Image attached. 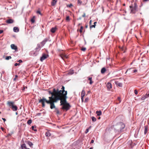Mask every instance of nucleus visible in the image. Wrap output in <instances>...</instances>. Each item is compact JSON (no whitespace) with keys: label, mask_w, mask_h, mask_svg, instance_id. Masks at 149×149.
Segmentation results:
<instances>
[{"label":"nucleus","mask_w":149,"mask_h":149,"mask_svg":"<svg viewBox=\"0 0 149 149\" xmlns=\"http://www.w3.org/2000/svg\"><path fill=\"white\" fill-rule=\"evenodd\" d=\"M49 100H47L44 97H43L42 99L40 100L39 101V102L41 103L42 107H44L45 106V102H46L47 104H50V107L52 109L55 108V106L54 103L56 102L58 100L61 99V97H56L54 99H52V97H49Z\"/></svg>","instance_id":"f257e3e1"},{"label":"nucleus","mask_w":149,"mask_h":149,"mask_svg":"<svg viewBox=\"0 0 149 149\" xmlns=\"http://www.w3.org/2000/svg\"><path fill=\"white\" fill-rule=\"evenodd\" d=\"M67 94V91H65L61 96L60 103L61 105H63L62 109L65 110L66 111L68 110L70 107L69 103L67 102L66 99L67 97L66 95Z\"/></svg>","instance_id":"f03ea898"},{"label":"nucleus","mask_w":149,"mask_h":149,"mask_svg":"<svg viewBox=\"0 0 149 149\" xmlns=\"http://www.w3.org/2000/svg\"><path fill=\"white\" fill-rule=\"evenodd\" d=\"M61 89L62 90L59 91L58 89L56 90L55 88H54L53 92H51L50 91H49L48 92L49 94L52 95V96L50 97H52V99H54L56 97H61L65 92L64 86H62Z\"/></svg>","instance_id":"7ed1b4c3"},{"label":"nucleus","mask_w":149,"mask_h":149,"mask_svg":"<svg viewBox=\"0 0 149 149\" xmlns=\"http://www.w3.org/2000/svg\"><path fill=\"white\" fill-rule=\"evenodd\" d=\"M7 104L13 111H15L17 110V107L15 104V102L13 101H8Z\"/></svg>","instance_id":"20e7f679"},{"label":"nucleus","mask_w":149,"mask_h":149,"mask_svg":"<svg viewBox=\"0 0 149 149\" xmlns=\"http://www.w3.org/2000/svg\"><path fill=\"white\" fill-rule=\"evenodd\" d=\"M130 13L134 14L136 13L138 8V6L136 3L135 2L134 5L131 4L130 6Z\"/></svg>","instance_id":"39448f33"},{"label":"nucleus","mask_w":149,"mask_h":149,"mask_svg":"<svg viewBox=\"0 0 149 149\" xmlns=\"http://www.w3.org/2000/svg\"><path fill=\"white\" fill-rule=\"evenodd\" d=\"M125 124L122 122H120L117 124L116 128L117 130L119 131H121L125 127Z\"/></svg>","instance_id":"423d86ee"},{"label":"nucleus","mask_w":149,"mask_h":149,"mask_svg":"<svg viewBox=\"0 0 149 149\" xmlns=\"http://www.w3.org/2000/svg\"><path fill=\"white\" fill-rule=\"evenodd\" d=\"M60 56L63 60H64L65 58H68V55H67L64 53H61L60 54Z\"/></svg>","instance_id":"0eeeda50"},{"label":"nucleus","mask_w":149,"mask_h":149,"mask_svg":"<svg viewBox=\"0 0 149 149\" xmlns=\"http://www.w3.org/2000/svg\"><path fill=\"white\" fill-rule=\"evenodd\" d=\"M48 57V55L46 54H43L40 58V60L41 61H42L44 60L47 58Z\"/></svg>","instance_id":"6e6552de"},{"label":"nucleus","mask_w":149,"mask_h":149,"mask_svg":"<svg viewBox=\"0 0 149 149\" xmlns=\"http://www.w3.org/2000/svg\"><path fill=\"white\" fill-rule=\"evenodd\" d=\"M10 47L12 49L15 50V51L17 52L18 51L17 46L15 45L14 44H11L10 45Z\"/></svg>","instance_id":"1a4fd4ad"},{"label":"nucleus","mask_w":149,"mask_h":149,"mask_svg":"<svg viewBox=\"0 0 149 149\" xmlns=\"http://www.w3.org/2000/svg\"><path fill=\"white\" fill-rule=\"evenodd\" d=\"M127 73H128L129 74L133 73V68H131L128 69L126 72L125 74H126Z\"/></svg>","instance_id":"9d476101"},{"label":"nucleus","mask_w":149,"mask_h":149,"mask_svg":"<svg viewBox=\"0 0 149 149\" xmlns=\"http://www.w3.org/2000/svg\"><path fill=\"white\" fill-rule=\"evenodd\" d=\"M115 83L117 86H118L119 87H122V84L118 81H115Z\"/></svg>","instance_id":"9b49d317"},{"label":"nucleus","mask_w":149,"mask_h":149,"mask_svg":"<svg viewBox=\"0 0 149 149\" xmlns=\"http://www.w3.org/2000/svg\"><path fill=\"white\" fill-rule=\"evenodd\" d=\"M14 20L13 19H9L7 20L6 21V23L8 24H11L13 23L14 22Z\"/></svg>","instance_id":"f8f14e48"},{"label":"nucleus","mask_w":149,"mask_h":149,"mask_svg":"<svg viewBox=\"0 0 149 149\" xmlns=\"http://www.w3.org/2000/svg\"><path fill=\"white\" fill-rule=\"evenodd\" d=\"M107 87L108 89L110 90L112 88V85L111 83L108 82L107 84Z\"/></svg>","instance_id":"ddd939ff"},{"label":"nucleus","mask_w":149,"mask_h":149,"mask_svg":"<svg viewBox=\"0 0 149 149\" xmlns=\"http://www.w3.org/2000/svg\"><path fill=\"white\" fill-rule=\"evenodd\" d=\"M91 20L90 21V28H91L93 27H95V26L96 25V24L97 23L96 22H95L94 23V25H91Z\"/></svg>","instance_id":"4468645a"},{"label":"nucleus","mask_w":149,"mask_h":149,"mask_svg":"<svg viewBox=\"0 0 149 149\" xmlns=\"http://www.w3.org/2000/svg\"><path fill=\"white\" fill-rule=\"evenodd\" d=\"M57 29V28L56 27L52 28L50 30V31L52 33H54L56 30Z\"/></svg>","instance_id":"2eb2a0df"},{"label":"nucleus","mask_w":149,"mask_h":149,"mask_svg":"<svg viewBox=\"0 0 149 149\" xmlns=\"http://www.w3.org/2000/svg\"><path fill=\"white\" fill-rule=\"evenodd\" d=\"M21 147L22 149H30L29 148H27L25 144H22L21 146Z\"/></svg>","instance_id":"dca6fc26"},{"label":"nucleus","mask_w":149,"mask_h":149,"mask_svg":"<svg viewBox=\"0 0 149 149\" xmlns=\"http://www.w3.org/2000/svg\"><path fill=\"white\" fill-rule=\"evenodd\" d=\"M57 0H53L51 3L52 5L54 6L55 5L56 3Z\"/></svg>","instance_id":"f3484780"},{"label":"nucleus","mask_w":149,"mask_h":149,"mask_svg":"<svg viewBox=\"0 0 149 149\" xmlns=\"http://www.w3.org/2000/svg\"><path fill=\"white\" fill-rule=\"evenodd\" d=\"M85 92L84 90H83L81 94V97H84L85 96Z\"/></svg>","instance_id":"a211bd4d"},{"label":"nucleus","mask_w":149,"mask_h":149,"mask_svg":"<svg viewBox=\"0 0 149 149\" xmlns=\"http://www.w3.org/2000/svg\"><path fill=\"white\" fill-rule=\"evenodd\" d=\"M13 31L15 32H18L19 31V29L18 27H15L13 28Z\"/></svg>","instance_id":"6ab92c4d"},{"label":"nucleus","mask_w":149,"mask_h":149,"mask_svg":"<svg viewBox=\"0 0 149 149\" xmlns=\"http://www.w3.org/2000/svg\"><path fill=\"white\" fill-rule=\"evenodd\" d=\"M96 113L97 114V116H100L102 114V112L101 111H96Z\"/></svg>","instance_id":"aec40b11"},{"label":"nucleus","mask_w":149,"mask_h":149,"mask_svg":"<svg viewBox=\"0 0 149 149\" xmlns=\"http://www.w3.org/2000/svg\"><path fill=\"white\" fill-rule=\"evenodd\" d=\"M106 71V68H102L101 70V73L102 74L104 73Z\"/></svg>","instance_id":"412c9836"},{"label":"nucleus","mask_w":149,"mask_h":149,"mask_svg":"<svg viewBox=\"0 0 149 149\" xmlns=\"http://www.w3.org/2000/svg\"><path fill=\"white\" fill-rule=\"evenodd\" d=\"M92 77H89L88 78V80L90 81L89 84H92L93 83V81H92Z\"/></svg>","instance_id":"4be33fe9"},{"label":"nucleus","mask_w":149,"mask_h":149,"mask_svg":"<svg viewBox=\"0 0 149 149\" xmlns=\"http://www.w3.org/2000/svg\"><path fill=\"white\" fill-rule=\"evenodd\" d=\"M51 135V134L49 131H47L46 132L45 135L46 136H49Z\"/></svg>","instance_id":"5701e85b"},{"label":"nucleus","mask_w":149,"mask_h":149,"mask_svg":"<svg viewBox=\"0 0 149 149\" xmlns=\"http://www.w3.org/2000/svg\"><path fill=\"white\" fill-rule=\"evenodd\" d=\"M66 6L67 8H71L73 6V5L72 3H70V4H67Z\"/></svg>","instance_id":"b1692460"},{"label":"nucleus","mask_w":149,"mask_h":149,"mask_svg":"<svg viewBox=\"0 0 149 149\" xmlns=\"http://www.w3.org/2000/svg\"><path fill=\"white\" fill-rule=\"evenodd\" d=\"M35 16H33V18L31 19V21L32 23H34L35 22Z\"/></svg>","instance_id":"393cba45"},{"label":"nucleus","mask_w":149,"mask_h":149,"mask_svg":"<svg viewBox=\"0 0 149 149\" xmlns=\"http://www.w3.org/2000/svg\"><path fill=\"white\" fill-rule=\"evenodd\" d=\"M147 95H146H146L142 97L141 98V100H144L147 97Z\"/></svg>","instance_id":"a878e982"},{"label":"nucleus","mask_w":149,"mask_h":149,"mask_svg":"<svg viewBox=\"0 0 149 149\" xmlns=\"http://www.w3.org/2000/svg\"><path fill=\"white\" fill-rule=\"evenodd\" d=\"M27 143L30 147H31L33 145V144L31 142L29 141L27 142Z\"/></svg>","instance_id":"bb28decb"},{"label":"nucleus","mask_w":149,"mask_h":149,"mask_svg":"<svg viewBox=\"0 0 149 149\" xmlns=\"http://www.w3.org/2000/svg\"><path fill=\"white\" fill-rule=\"evenodd\" d=\"M84 27L83 26H81L80 29L79 30V31L81 33L83 32V29Z\"/></svg>","instance_id":"cd10ccee"},{"label":"nucleus","mask_w":149,"mask_h":149,"mask_svg":"<svg viewBox=\"0 0 149 149\" xmlns=\"http://www.w3.org/2000/svg\"><path fill=\"white\" fill-rule=\"evenodd\" d=\"M82 3V1L80 0H78L77 1V5L78 6H80Z\"/></svg>","instance_id":"c85d7f7f"},{"label":"nucleus","mask_w":149,"mask_h":149,"mask_svg":"<svg viewBox=\"0 0 149 149\" xmlns=\"http://www.w3.org/2000/svg\"><path fill=\"white\" fill-rule=\"evenodd\" d=\"M148 131V127L146 126L145 127L144 134H146Z\"/></svg>","instance_id":"c756f323"},{"label":"nucleus","mask_w":149,"mask_h":149,"mask_svg":"<svg viewBox=\"0 0 149 149\" xmlns=\"http://www.w3.org/2000/svg\"><path fill=\"white\" fill-rule=\"evenodd\" d=\"M32 123V120L31 119H29L28 120L27 122V123L28 125H30Z\"/></svg>","instance_id":"7c9ffc66"},{"label":"nucleus","mask_w":149,"mask_h":149,"mask_svg":"<svg viewBox=\"0 0 149 149\" xmlns=\"http://www.w3.org/2000/svg\"><path fill=\"white\" fill-rule=\"evenodd\" d=\"M11 58V56H6L5 58V59L6 60H8L9 59H10Z\"/></svg>","instance_id":"2f4dec72"},{"label":"nucleus","mask_w":149,"mask_h":149,"mask_svg":"<svg viewBox=\"0 0 149 149\" xmlns=\"http://www.w3.org/2000/svg\"><path fill=\"white\" fill-rule=\"evenodd\" d=\"M32 129L33 130L35 131H36L37 130L36 129H34V128H36V127L35 126H32L31 127Z\"/></svg>","instance_id":"473e14b6"},{"label":"nucleus","mask_w":149,"mask_h":149,"mask_svg":"<svg viewBox=\"0 0 149 149\" xmlns=\"http://www.w3.org/2000/svg\"><path fill=\"white\" fill-rule=\"evenodd\" d=\"M92 121L93 122H95L96 120V118L95 117H92Z\"/></svg>","instance_id":"72a5a7b5"},{"label":"nucleus","mask_w":149,"mask_h":149,"mask_svg":"<svg viewBox=\"0 0 149 149\" xmlns=\"http://www.w3.org/2000/svg\"><path fill=\"white\" fill-rule=\"evenodd\" d=\"M66 20L67 21H69L70 20V17L69 16H67L66 17Z\"/></svg>","instance_id":"f704fd0d"},{"label":"nucleus","mask_w":149,"mask_h":149,"mask_svg":"<svg viewBox=\"0 0 149 149\" xmlns=\"http://www.w3.org/2000/svg\"><path fill=\"white\" fill-rule=\"evenodd\" d=\"M125 48L124 47H123L120 48V50L122 51H123V52H125V51L124 50Z\"/></svg>","instance_id":"c9c22d12"},{"label":"nucleus","mask_w":149,"mask_h":149,"mask_svg":"<svg viewBox=\"0 0 149 149\" xmlns=\"http://www.w3.org/2000/svg\"><path fill=\"white\" fill-rule=\"evenodd\" d=\"M86 49V48L85 47H82L81 49V50L83 51H85Z\"/></svg>","instance_id":"e433bc0d"},{"label":"nucleus","mask_w":149,"mask_h":149,"mask_svg":"<svg viewBox=\"0 0 149 149\" xmlns=\"http://www.w3.org/2000/svg\"><path fill=\"white\" fill-rule=\"evenodd\" d=\"M36 13H37L39 14H40L41 15H42L41 13V12L40 10H37Z\"/></svg>","instance_id":"4c0bfd02"},{"label":"nucleus","mask_w":149,"mask_h":149,"mask_svg":"<svg viewBox=\"0 0 149 149\" xmlns=\"http://www.w3.org/2000/svg\"><path fill=\"white\" fill-rule=\"evenodd\" d=\"M134 93L135 95H137L138 94V91L136 89L134 90Z\"/></svg>","instance_id":"58836bf2"},{"label":"nucleus","mask_w":149,"mask_h":149,"mask_svg":"<svg viewBox=\"0 0 149 149\" xmlns=\"http://www.w3.org/2000/svg\"><path fill=\"white\" fill-rule=\"evenodd\" d=\"M20 65V63H15V65H14L15 66H17V65Z\"/></svg>","instance_id":"ea45409f"},{"label":"nucleus","mask_w":149,"mask_h":149,"mask_svg":"<svg viewBox=\"0 0 149 149\" xmlns=\"http://www.w3.org/2000/svg\"><path fill=\"white\" fill-rule=\"evenodd\" d=\"M88 100H89V99L88 97L86 98L85 100V102H87L88 101Z\"/></svg>","instance_id":"a19ab883"},{"label":"nucleus","mask_w":149,"mask_h":149,"mask_svg":"<svg viewBox=\"0 0 149 149\" xmlns=\"http://www.w3.org/2000/svg\"><path fill=\"white\" fill-rule=\"evenodd\" d=\"M137 71V70H133V73L136 72Z\"/></svg>","instance_id":"79ce46f5"},{"label":"nucleus","mask_w":149,"mask_h":149,"mask_svg":"<svg viewBox=\"0 0 149 149\" xmlns=\"http://www.w3.org/2000/svg\"><path fill=\"white\" fill-rule=\"evenodd\" d=\"M86 16V14H85V13H84L82 15V17H85Z\"/></svg>","instance_id":"37998d69"},{"label":"nucleus","mask_w":149,"mask_h":149,"mask_svg":"<svg viewBox=\"0 0 149 149\" xmlns=\"http://www.w3.org/2000/svg\"><path fill=\"white\" fill-rule=\"evenodd\" d=\"M3 32V31L2 30H0V33H1Z\"/></svg>","instance_id":"c03bdc74"},{"label":"nucleus","mask_w":149,"mask_h":149,"mask_svg":"<svg viewBox=\"0 0 149 149\" xmlns=\"http://www.w3.org/2000/svg\"><path fill=\"white\" fill-rule=\"evenodd\" d=\"M89 130L88 129H86V133H87L88 132Z\"/></svg>","instance_id":"a18cd8bd"},{"label":"nucleus","mask_w":149,"mask_h":149,"mask_svg":"<svg viewBox=\"0 0 149 149\" xmlns=\"http://www.w3.org/2000/svg\"><path fill=\"white\" fill-rule=\"evenodd\" d=\"M46 41H45V40H44L42 42V43L43 44H44V43H45V42H46Z\"/></svg>","instance_id":"49530a36"},{"label":"nucleus","mask_w":149,"mask_h":149,"mask_svg":"<svg viewBox=\"0 0 149 149\" xmlns=\"http://www.w3.org/2000/svg\"><path fill=\"white\" fill-rule=\"evenodd\" d=\"M94 141V140H93L92 139L91 140V143H93Z\"/></svg>","instance_id":"de8ad7c7"},{"label":"nucleus","mask_w":149,"mask_h":149,"mask_svg":"<svg viewBox=\"0 0 149 149\" xmlns=\"http://www.w3.org/2000/svg\"><path fill=\"white\" fill-rule=\"evenodd\" d=\"M1 129L2 131H3L4 130V128L2 127H1Z\"/></svg>","instance_id":"09e8293b"},{"label":"nucleus","mask_w":149,"mask_h":149,"mask_svg":"<svg viewBox=\"0 0 149 149\" xmlns=\"http://www.w3.org/2000/svg\"><path fill=\"white\" fill-rule=\"evenodd\" d=\"M18 61L19 62V63H22V60H19V61Z\"/></svg>","instance_id":"8fccbe9b"},{"label":"nucleus","mask_w":149,"mask_h":149,"mask_svg":"<svg viewBox=\"0 0 149 149\" xmlns=\"http://www.w3.org/2000/svg\"><path fill=\"white\" fill-rule=\"evenodd\" d=\"M85 28H88V25L86 24V25H85Z\"/></svg>","instance_id":"3c124183"},{"label":"nucleus","mask_w":149,"mask_h":149,"mask_svg":"<svg viewBox=\"0 0 149 149\" xmlns=\"http://www.w3.org/2000/svg\"><path fill=\"white\" fill-rule=\"evenodd\" d=\"M2 119L3 120L4 122H5L6 120V119L4 118H2Z\"/></svg>","instance_id":"603ef678"},{"label":"nucleus","mask_w":149,"mask_h":149,"mask_svg":"<svg viewBox=\"0 0 149 149\" xmlns=\"http://www.w3.org/2000/svg\"><path fill=\"white\" fill-rule=\"evenodd\" d=\"M118 100H119V101H120V97H118Z\"/></svg>","instance_id":"864d4df0"},{"label":"nucleus","mask_w":149,"mask_h":149,"mask_svg":"<svg viewBox=\"0 0 149 149\" xmlns=\"http://www.w3.org/2000/svg\"><path fill=\"white\" fill-rule=\"evenodd\" d=\"M83 97H81V100H82V102L83 100Z\"/></svg>","instance_id":"5fc2aeb1"},{"label":"nucleus","mask_w":149,"mask_h":149,"mask_svg":"<svg viewBox=\"0 0 149 149\" xmlns=\"http://www.w3.org/2000/svg\"><path fill=\"white\" fill-rule=\"evenodd\" d=\"M18 76L17 75H16L15 76V78L17 77Z\"/></svg>","instance_id":"6e6d98bb"},{"label":"nucleus","mask_w":149,"mask_h":149,"mask_svg":"<svg viewBox=\"0 0 149 149\" xmlns=\"http://www.w3.org/2000/svg\"><path fill=\"white\" fill-rule=\"evenodd\" d=\"M10 136V134H8V136Z\"/></svg>","instance_id":"4d7b16f0"},{"label":"nucleus","mask_w":149,"mask_h":149,"mask_svg":"<svg viewBox=\"0 0 149 149\" xmlns=\"http://www.w3.org/2000/svg\"><path fill=\"white\" fill-rule=\"evenodd\" d=\"M89 149H93V148H90Z\"/></svg>","instance_id":"13d9d810"},{"label":"nucleus","mask_w":149,"mask_h":149,"mask_svg":"<svg viewBox=\"0 0 149 149\" xmlns=\"http://www.w3.org/2000/svg\"><path fill=\"white\" fill-rule=\"evenodd\" d=\"M100 117H99L98 118V119H100Z\"/></svg>","instance_id":"bf43d9fd"},{"label":"nucleus","mask_w":149,"mask_h":149,"mask_svg":"<svg viewBox=\"0 0 149 149\" xmlns=\"http://www.w3.org/2000/svg\"><path fill=\"white\" fill-rule=\"evenodd\" d=\"M15 79H16V78H14V80H15Z\"/></svg>","instance_id":"052dcab7"},{"label":"nucleus","mask_w":149,"mask_h":149,"mask_svg":"<svg viewBox=\"0 0 149 149\" xmlns=\"http://www.w3.org/2000/svg\"><path fill=\"white\" fill-rule=\"evenodd\" d=\"M123 6H125V4H123Z\"/></svg>","instance_id":"680f3d73"},{"label":"nucleus","mask_w":149,"mask_h":149,"mask_svg":"<svg viewBox=\"0 0 149 149\" xmlns=\"http://www.w3.org/2000/svg\"><path fill=\"white\" fill-rule=\"evenodd\" d=\"M80 24H79V25H80Z\"/></svg>","instance_id":"e2e57ef3"},{"label":"nucleus","mask_w":149,"mask_h":149,"mask_svg":"<svg viewBox=\"0 0 149 149\" xmlns=\"http://www.w3.org/2000/svg\"><path fill=\"white\" fill-rule=\"evenodd\" d=\"M40 113H39L38 114V115H40Z\"/></svg>","instance_id":"0e129e2a"},{"label":"nucleus","mask_w":149,"mask_h":149,"mask_svg":"<svg viewBox=\"0 0 149 149\" xmlns=\"http://www.w3.org/2000/svg\"><path fill=\"white\" fill-rule=\"evenodd\" d=\"M38 49V47H37V48H36V49Z\"/></svg>","instance_id":"69168bd1"},{"label":"nucleus","mask_w":149,"mask_h":149,"mask_svg":"<svg viewBox=\"0 0 149 149\" xmlns=\"http://www.w3.org/2000/svg\"><path fill=\"white\" fill-rule=\"evenodd\" d=\"M39 47H40L39 46L38 47V48H39Z\"/></svg>","instance_id":"338daca9"},{"label":"nucleus","mask_w":149,"mask_h":149,"mask_svg":"<svg viewBox=\"0 0 149 149\" xmlns=\"http://www.w3.org/2000/svg\"><path fill=\"white\" fill-rule=\"evenodd\" d=\"M79 31V29H77V31Z\"/></svg>","instance_id":"774afa93"}]
</instances>
